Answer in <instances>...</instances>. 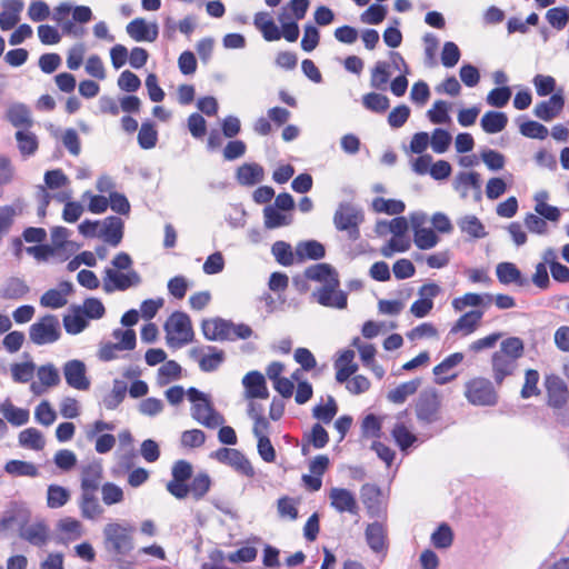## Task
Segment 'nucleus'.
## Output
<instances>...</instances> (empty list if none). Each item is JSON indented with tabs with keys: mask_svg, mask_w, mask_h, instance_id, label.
<instances>
[{
	"mask_svg": "<svg viewBox=\"0 0 569 569\" xmlns=\"http://www.w3.org/2000/svg\"><path fill=\"white\" fill-rule=\"evenodd\" d=\"M525 353V343L519 337H509L501 341L500 347L491 356V371L495 383L500 387L503 381L515 375L518 360Z\"/></svg>",
	"mask_w": 569,
	"mask_h": 569,
	"instance_id": "2",
	"label": "nucleus"
},
{
	"mask_svg": "<svg viewBox=\"0 0 569 569\" xmlns=\"http://www.w3.org/2000/svg\"><path fill=\"white\" fill-rule=\"evenodd\" d=\"M19 443L29 449L41 450L44 447L42 433L36 428H27L19 433Z\"/></svg>",
	"mask_w": 569,
	"mask_h": 569,
	"instance_id": "46",
	"label": "nucleus"
},
{
	"mask_svg": "<svg viewBox=\"0 0 569 569\" xmlns=\"http://www.w3.org/2000/svg\"><path fill=\"white\" fill-rule=\"evenodd\" d=\"M191 410L192 418L208 428H217L224 421L223 417L213 409L208 398L193 405Z\"/></svg>",
	"mask_w": 569,
	"mask_h": 569,
	"instance_id": "21",
	"label": "nucleus"
},
{
	"mask_svg": "<svg viewBox=\"0 0 569 569\" xmlns=\"http://www.w3.org/2000/svg\"><path fill=\"white\" fill-rule=\"evenodd\" d=\"M299 260H319L326 254L325 246L317 240L301 241L296 247Z\"/></svg>",
	"mask_w": 569,
	"mask_h": 569,
	"instance_id": "35",
	"label": "nucleus"
},
{
	"mask_svg": "<svg viewBox=\"0 0 569 569\" xmlns=\"http://www.w3.org/2000/svg\"><path fill=\"white\" fill-rule=\"evenodd\" d=\"M483 317V311L471 310L463 313L451 327L450 333L456 335L462 332L463 336L472 333Z\"/></svg>",
	"mask_w": 569,
	"mask_h": 569,
	"instance_id": "29",
	"label": "nucleus"
},
{
	"mask_svg": "<svg viewBox=\"0 0 569 569\" xmlns=\"http://www.w3.org/2000/svg\"><path fill=\"white\" fill-rule=\"evenodd\" d=\"M563 107V89L559 88L548 100L538 102L533 109V113L537 118L543 121H550L561 113Z\"/></svg>",
	"mask_w": 569,
	"mask_h": 569,
	"instance_id": "15",
	"label": "nucleus"
},
{
	"mask_svg": "<svg viewBox=\"0 0 569 569\" xmlns=\"http://www.w3.org/2000/svg\"><path fill=\"white\" fill-rule=\"evenodd\" d=\"M338 412V405L333 397L328 396L327 403L322 405L319 403L313 407L312 409V416L313 418L318 419L319 421L328 425L332 421L335 416Z\"/></svg>",
	"mask_w": 569,
	"mask_h": 569,
	"instance_id": "45",
	"label": "nucleus"
},
{
	"mask_svg": "<svg viewBox=\"0 0 569 569\" xmlns=\"http://www.w3.org/2000/svg\"><path fill=\"white\" fill-rule=\"evenodd\" d=\"M333 367L337 382L345 383L348 381L358 370V365L355 362V351L351 349L343 350L335 361Z\"/></svg>",
	"mask_w": 569,
	"mask_h": 569,
	"instance_id": "24",
	"label": "nucleus"
},
{
	"mask_svg": "<svg viewBox=\"0 0 569 569\" xmlns=\"http://www.w3.org/2000/svg\"><path fill=\"white\" fill-rule=\"evenodd\" d=\"M16 140L19 151L23 156H32L39 147L37 136L29 131V129L18 130L16 132Z\"/></svg>",
	"mask_w": 569,
	"mask_h": 569,
	"instance_id": "42",
	"label": "nucleus"
},
{
	"mask_svg": "<svg viewBox=\"0 0 569 569\" xmlns=\"http://www.w3.org/2000/svg\"><path fill=\"white\" fill-rule=\"evenodd\" d=\"M23 9L22 0H4L3 10L0 12V28L3 31L11 30L20 20Z\"/></svg>",
	"mask_w": 569,
	"mask_h": 569,
	"instance_id": "26",
	"label": "nucleus"
},
{
	"mask_svg": "<svg viewBox=\"0 0 569 569\" xmlns=\"http://www.w3.org/2000/svg\"><path fill=\"white\" fill-rule=\"evenodd\" d=\"M67 383L77 390H88L90 380L86 376V366L81 360H69L63 366Z\"/></svg>",
	"mask_w": 569,
	"mask_h": 569,
	"instance_id": "19",
	"label": "nucleus"
},
{
	"mask_svg": "<svg viewBox=\"0 0 569 569\" xmlns=\"http://www.w3.org/2000/svg\"><path fill=\"white\" fill-rule=\"evenodd\" d=\"M4 471L9 475L16 477H37L39 475V470L32 462L23 461V460H9L4 465Z\"/></svg>",
	"mask_w": 569,
	"mask_h": 569,
	"instance_id": "43",
	"label": "nucleus"
},
{
	"mask_svg": "<svg viewBox=\"0 0 569 569\" xmlns=\"http://www.w3.org/2000/svg\"><path fill=\"white\" fill-rule=\"evenodd\" d=\"M128 34L136 41L153 42L158 38L156 23H148L142 18H136L127 24Z\"/></svg>",
	"mask_w": 569,
	"mask_h": 569,
	"instance_id": "23",
	"label": "nucleus"
},
{
	"mask_svg": "<svg viewBox=\"0 0 569 569\" xmlns=\"http://www.w3.org/2000/svg\"><path fill=\"white\" fill-rule=\"evenodd\" d=\"M389 64L385 61H379L372 69L370 84L376 89H383L389 81Z\"/></svg>",
	"mask_w": 569,
	"mask_h": 569,
	"instance_id": "62",
	"label": "nucleus"
},
{
	"mask_svg": "<svg viewBox=\"0 0 569 569\" xmlns=\"http://www.w3.org/2000/svg\"><path fill=\"white\" fill-rule=\"evenodd\" d=\"M362 103L366 109L376 113H383L389 108L388 97L377 92H369L365 94L362 97Z\"/></svg>",
	"mask_w": 569,
	"mask_h": 569,
	"instance_id": "53",
	"label": "nucleus"
},
{
	"mask_svg": "<svg viewBox=\"0 0 569 569\" xmlns=\"http://www.w3.org/2000/svg\"><path fill=\"white\" fill-rule=\"evenodd\" d=\"M545 260L550 264V272L552 278L559 282L569 281V268L558 261H556L555 253L549 250L545 254Z\"/></svg>",
	"mask_w": 569,
	"mask_h": 569,
	"instance_id": "58",
	"label": "nucleus"
},
{
	"mask_svg": "<svg viewBox=\"0 0 569 569\" xmlns=\"http://www.w3.org/2000/svg\"><path fill=\"white\" fill-rule=\"evenodd\" d=\"M140 283V277L136 271L128 273L118 272L113 269L106 270V277L103 279V288L107 292L114 290L124 291L132 286Z\"/></svg>",
	"mask_w": 569,
	"mask_h": 569,
	"instance_id": "18",
	"label": "nucleus"
},
{
	"mask_svg": "<svg viewBox=\"0 0 569 569\" xmlns=\"http://www.w3.org/2000/svg\"><path fill=\"white\" fill-rule=\"evenodd\" d=\"M123 229L124 223L121 218L109 216L101 223L100 238L108 244L117 247L123 238Z\"/></svg>",
	"mask_w": 569,
	"mask_h": 569,
	"instance_id": "22",
	"label": "nucleus"
},
{
	"mask_svg": "<svg viewBox=\"0 0 569 569\" xmlns=\"http://www.w3.org/2000/svg\"><path fill=\"white\" fill-rule=\"evenodd\" d=\"M303 440L307 443L302 445V453L307 455L308 445H311L316 449H321L326 447L329 442V435L327 430L320 425L315 423L309 433L305 435Z\"/></svg>",
	"mask_w": 569,
	"mask_h": 569,
	"instance_id": "38",
	"label": "nucleus"
},
{
	"mask_svg": "<svg viewBox=\"0 0 569 569\" xmlns=\"http://www.w3.org/2000/svg\"><path fill=\"white\" fill-rule=\"evenodd\" d=\"M211 485V478L207 472H198L191 478L190 485H188L189 495H191L196 501H199L209 492Z\"/></svg>",
	"mask_w": 569,
	"mask_h": 569,
	"instance_id": "39",
	"label": "nucleus"
},
{
	"mask_svg": "<svg viewBox=\"0 0 569 569\" xmlns=\"http://www.w3.org/2000/svg\"><path fill=\"white\" fill-rule=\"evenodd\" d=\"M253 24L261 32L266 41H278L281 39V30L269 12H257L253 17Z\"/></svg>",
	"mask_w": 569,
	"mask_h": 569,
	"instance_id": "25",
	"label": "nucleus"
},
{
	"mask_svg": "<svg viewBox=\"0 0 569 569\" xmlns=\"http://www.w3.org/2000/svg\"><path fill=\"white\" fill-rule=\"evenodd\" d=\"M421 385V379L415 378L397 386L388 392V400L393 403H403L408 397L415 395Z\"/></svg>",
	"mask_w": 569,
	"mask_h": 569,
	"instance_id": "36",
	"label": "nucleus"
},
{
	"mask_svg": "<svg viewBox=\"0 0 569 569\" xmlns=\"http://www.w3.org/2000/svg\"><path fill=\"white\" fill-rule=\"evenodd\" d=\"M495 380L483 376H472L462 386V395L467 402L473 407H496L499 402V392Z\"/></svg>",
	"mask_w": 569,
	"mask_h": 569,
	"instance_id": "3",
	"label": "nucleus"
},
{
	"mask_svg": "<svg viewBox=\"0 0 569 569\" xmlns=\"http://www.w3.org/2000/svg\"><path fill=\"white\" fill-rule=\"evenodd\" d=\"M60 323L56 316L46 315L29 328V338L37 346L53 343L60 338Z\"/></svg>",
	"mask_w": 569,
	"mask_h": 569,
	"instance_id": "9",
	"label": "nucleus"
},
{
	"mask_svg": "<svg viewBox=\"0 0 569 569\" xmlns=\"http://www.w3.org/2000/svg\"><path fill=\"white\" fill-rule=\"evenodd\" d=\"M102 480V468L90 463L81 470V492H97Z\"/></svg>",
	"mask_w": 569,
	"mask_h": 569,
	"instance_id": "30",
	"label": "nucleus"
},
{
	"mask_svg": "<svg viewBox=\"0 0 569 569\" xmlns=\"http://www.w3.org/2000/svg\"><path fill=\"white\" fill-rule=\"evenodd\" d=\"M546 403L552 409H562L569 401V389L566 382L557 375L545 377Z\"/></svg>",
	"mask_w": 569,
	"mask_h": 569,
	"instance_id": "11",
	"label": "nucleus"
},
{
	"mask_svg": "<svg viewBox=\"0 0 569 569\" xmlns=\"http://www.w3.org/2000/svg\"><path fill=\"white\" fill-rule=\"evenodd\" d=\"M158 141V132L154 124L150 121L142 122L138 132V143L142 149H151L156 147Z\"/></svg>",
	"mask_w": 569,
	"mask_h": 569,
	"instance_id": "47",
	"label": "nucleus"
},
{
	"mask_svg": "<svg viewBox=\"0 0 569 569\" xmlns=\"http://www.w3.org/2000/svg\"><path fill=\"white\" fill-rule=\"evenodd\" d=\"M459 227L462 232L472 238H483L487 234L483 223L476 216H466L461 218Z\"/></svg>",
	"mask_w": 569,
	"mask_h": 569,
	"instance_id": "48",
	"label": "nucleus"
},
{
	"mask_svg": "<svg viewBox=\"0 0 569 569\" xmlns=\"http://www.w3.org/2000/svg\"><path fill=\"white\" fill-rule=\"evenodd\" d=\"M172 479L168 481L166 489L174 498L182 500L189 495L187 481L192 478V466L187 460H178L172 466Z\"/></svg>",
	"mask_w": 569,
	"mask_h": 569,
	"instance_id": "10",
	"label": "nucleus"
},
{
	"mask_svg": "<svg viewBox=\"0 0 569 569\" xmlns=\"http://www.w3.org/2000/svg\"><path fill=\"white\" fill-rule=\"evenodd\" d=\"M244 397L247 399H267L269 390L264 376L259 371H250L242 378Z\"/></svg>",
	"mask_w": 569,
	"mask_h": 569,
	"instance_id": "20",
	"label": "nucleus"
},
{
	"mask_svg": "<svg viewBox=\"0 0 569 569\" xmlns=\"http://www.w3.org/2000/svg\"><path fill=\"white\" fill-rule=\"evenodd\" d=\"M330 506L340 513L358 515L359 506L353 492L346 488H331L329 491Z\"/></svg>",
	"mask_w": 569,
	"mask_h": 569,
	"instance_id": "17",
	"label": "nucleus"
},
{
	"mask_svg": "<svg viewBox=\"0 0 569 569\" xmlns=\"http://www.w3.org/2000/svg\"><path fill=\"white\" fill-rule=\"evenodd\" d=\"M79 508L84 519L94 520L103 513L96 492H81Z\"/></svg>",
	"mask_w": 569,
	"mask_h": 569,
	"instance_id": "34",
	"label": "nucleus"
},
{
	"mask_svg": "<svg viewBox=\"0 0 569 569\" xmlns=\"http://www.w3.org/2000/svg\"><path fill=\"white\" fill-rule=\"evenodd\" d=\"M366 542L372 552L387 555L389 549L388 527L386 522L375 521L368 523L365 529Z\"/></svg>",
	"mask_w": 569,
	"mask_h": 569,
	"instance_id": "14",
	"label": "nucleus"
},
{
	"mask_svg": "<svg viewBox=\"0 0 569 569\" xmlns=\"http://www.w3.org/2000/svg\"><path fill=\"white\" fill-rule=\"evenodd\" d=\"M481 128L487 133H498L502 131L507 123L508 117L500 111H487L481 118Z\"/></svg>",
	"mask_w": 569,
	"mask_h": 569,
	"instance_id": "37",
	"label": "nucleus"
},
{
	"mask_svg": "<svg viewBox=\"0 0 569 569\" xmlns=\"http://www.w3.org/2000/svg\"><path fill=\"white\" fill-rule=\"evenodd\" d=\"M58 529L70 539H78L83 533L82 523L72 517L62 518L58 523Z\"/></svg>",
	"mask_w": 569,
	"mask_h": 569,
	"instance_id": "64",
	"label": "nucleus"
},
{
	"mask_svg": "<svg viewBox=\"0 0 569 569\" xmlns=\"http://www.w3.org/2000/svg\"><path fill=\"white\" fill-rule=\"evenodd\" d=\"M308 280L317 281L322 286L313 292L317 302L323 307L345 309L348 303L347 293L339 290L340 281L338 272L329 263H317L305 271Z\"/></svg>",
	"mask_w": 569,
	"mask_h": 569,
	"instance_id": "1",
	"label": "nucleus"
},
{
	"mask_svg": "<svg viewBox=\"0 0 569 569\" xmlns=\"http://www.w3.org/2000/svg\"><path fill=\"white\" fill-rule=\"evenodd\" d=\"M431 542L438 549L449 548L453 542V532L447 523H441L431 535Z\"/></svg>",
	"mask_w": 569,
	"mask_h": 569,
	"instance_id": "54",
	"label": "nucleus"
},
{
	"mask_svg": "<svg viewBox=\"0 0 569 569\" xmlns=\"http://www.w3.org/2000/svg\"><path fill=\"white\" fill-rule=\"evenodd\" d=\"M519 131L522 136L531 139L543 140L548 137V129L543 124L528 120L520 124Z\"/></svg>",
	"mask_w": 569,
	"mask_h": 569,
	"instance_id": "61",
	"label": "nucleus"
},
{
	"mask_svg": "<svg viewBox=\"0 0 569 569\" xmlns=\"http://www.w3.org/2000/svg\"><path fill=\"white\" fill-rule=\"evenodd\" d=\"M250 418L253 420L252 432L257 439L262 437H269L270 422L266 417L261 413V408L259 410L256 408L253 403L250 405L248 411Z\"/></svg>",
	"mask_w": 569,
	"mask_h": 569,
	"instance_id": "44",
	"label": "nucleus"
},
{
	"mask_svg": "<svg viewBox=\"0 0 569 569\" xmlns=\"http://www.w3.org/2000/svg\"><path fill=\"white\" fill-rule=\"evenodd\" d=\"M63 326L68 333L78 335L84 330L88 326V321L81 309L77 308L73 315H67L63 317Z\"/></svg>",
	"mask_w": 569,
	"mask_h": 569,
	"instance_id": "50",
	"label": "nucleus"
},
{
	"mask_svg": "<svg viewBox=\"0 0 569 569\" xmlns=\"http://www.w3.org/2000/svg\"><path fill=\"white\" fill-rule=\"evenodd\" d=\"M391 435L402 451L410 448L417 441V437L403 423H396Z\"/></svg>",
	"mask_w": 569,
	"mask_h": 569,
	"instance_id": "51",
	"label": "nucleus"
},
{
	"mask_svg": "<svg viewBox=\"0 0 569 569\" xmlns=\"http://www.w3.org/2000/svg\"><path fill=\"white\" fill-rule=\"evenodd\" d=\"M372 206L377 212H385L388 214H400L406 208L405 203L400 200L385 198H376Z\"/></svg>",
	"mask_w": 569,
	"mask_h": 569,
	"instance_id": "57",
	"label": "nucleus"
},
{
	"mask_svg": "<svg viewBox=\"0 0 569 569\" xmlns=\"http://www.w3.org/2000/svg\"><path fill=\"white\" fill-rule=\"evenodd\" d=\"M463 359L465 355L462 352H453L435 366L432 369L435 383L443 386L455 380L458 377V373L451 372V370L459 366Z\"/></svg>",
	"mask_w": 569,
	"mask_h": 569,
	"instance_id": "16",
	"label": "nucleus"
},
{
	"mask_svg": "<svg viewBox=\"0 0 569 569\" xmlns=\"http://www.w3.org/2000/svg\"><path fill=\"white\" fill-rule=\"evenodd\" d=\"M20 537L33 546L42 547L49 540V528L43 522H34L22 527Z\"/></svg>",
	"mask_w": 569,
	"mask_h": 569,
	"instance_id": "27",
	"label": "nucleus"
},
{
	"mask_svg": "<svg viewBox=\"0 0 569 569\" xmlns=\"http://www.w3.org/2000/svg\"><path fill=\"white\" fill-rule=\"evenodd\" d=\"M213 457L221 463L232 467L237 472L252 478L254 476V469L249 459L238 449L232 448H220Z\"/></svg>",
	"mask_w": 569,
	"mask_h": 569,
	"instance_id": "13",
	"label": "nucleus"
},
{
	"mask_svg": "<svg viewBox=\"0 0 569 569\" xmlns=\"http://www.w3.org/2000/svg\"><path fill=\"white\" fill-rule=\"evenodd\" d=\"M133 531L134 528L128 523H107L103 528L106 549L117 556L129 553L133 549Z\"/></svg>",
	"mask_w": 569,
	"mask_h": 569,
	"instance_id": "5",
	"label": "nucleus"
},
{
	"mask_svg": "<svg viewBox=\"0 0 569 569\" xmlns=\"http://www.w3.org/2000/svg\"><path fill=\"white\" fill-rule=\"evenodd\" d=\"M456 189L466 197L470 188L480 189V174L478 172H461L457 176Z\"/></svg>",
	"mask_w": 569,
	"mask_h": 569,
	"instance_id": "59",
	"label": "nucleus"
},
{
	"mask_svg": "<svg viewBox=\"0 0 569 569\" xmlns=\"http://www.w3.org/2000/svg\"><path fill=\"white\" fill-rule=\"evenodd\" d=\"M299 500L283 496L280 497L277 501L278 513L281 518H287L290 520H296L298 518V508Z\"/></svg>",
	"mask_w": 569,
	"mask_h": 569,
	"instance_id": "60",
	"label": "nucleus"
},
{
	"mask_svg": "<svg viewBox=\"0 0 569 569\" xmlns=\"http://www.w3.org/2000/svg\"><path fill=\"white\" fill-rule=\"evenodd\" d=\"M272 254L276 260L282 266H291L293 263L295 257L292 252V248L289 243L284 241H276L271 248Z\"/></svg>",
	"mask_w": 569,
	"mask_h": 569,
	"instance_id": "63",
	"label": "nucleus"
},
{
	"mask_svg": "<svg viewBox=\"0 0 569 569\" xmlns=\"http://www.w3.org/2000/svg\"><path fill=\"white\" fill-rule=\"evenodd\" d=\"M264 227L276 229L290 224L291 220L286 214L279 212L277 208L268 206L263 209Z\"/></svg>",
	"mask_w": 569,
	"mask_h": 569,
	"instance_id": "56",
	"label": "nucleus"
},
{
	"mask_svg": "<svg viewBox=\"0 0 569 569\" xmlns=\"http://www.w3.org/2000/svg\"><path fill=\"white\" fill-rule=\"evenodd\" d=\"M167 343L181 348L193 340V329L190 317L181 311L173 312L164 323Z\"/></svg>",
	"mask_w": 569,
	"mask_h": 569,
	"instance_id": "6",
	"label": "nucleus"
},
{
	"mask_svg": "<svg viewBox=\"0 0 569 569\" xmlns=\"http://www.w3.org/2000/svg\"><path fill=\"white\" fill-rule=\"evenodd\" d=\"M441 292L442 289L438 283H423L418 290L419 298L410 307V312L416 318H425L433 309V299Z\"/></svg>",
	"mask_w": 569,
	"mask_h": 569,
	"instance_id": "12",
	"label": "nucleus"
},
{
	"mask_svg": "<svg viewBox=\"0 0 569 569\" xmlns=\"http://www.w3.org/2000/svg\"><path fill=\"white\" fill-rule=\"evenodd\" d=\"M441 406V393L435 388H427L419 393L415 412L419 421L429 425L439 419Z\"/></svg>",
	"mask_w": 569,
	"mask_h": 569,
	"instance_id": "8",
	"label": "nucleus"
},
{
	"mask_svg": "<svg viewBox=\"0 0 569 569\" xmlns=\"http://www.w3.org/2000/svg\"><path fill=\"white\" fill-rule=\"evenodd\" d=\"M181 367L174 360H168L162 363L158 370V381L160 385H168L181 377Z\"/></svg>",
	"mask_w": 569,
	"mask_h": 569,
	"instance_id": "52",
	"label": "nucleus"
},
{
	"mask_svg": "<svg viewBox=\"0 0 569 569\" xmlns=\"http://www.w3.org/2000/svg\"><path fill=\"white\" fill-rule=\"evenodd\" d=\"M363 220L362 211L350 202H341L333 214L336 229L346 232L350 241L360 238V224Z\"/></svg>",
	"mask_w": 569,
	"mask_h": 569,
	"instance_id": "7",
	"label": "nucleus"
},
{
	"mask_svg": "<svg viewBox=\"0 0 569 569\" xmlns=\"http://www.w3.org/2000/svg\"><path fill=\"white\" fill-rule=\"evenodd\" d=\"M201 329L204 338L211 341H236L248 339L252 335V329L248 325H234L232 321L222 318L203 320Z\"/></svg>",
	"mask_w": 569,
	"mask_h": 569,
	"instance_id": "4",
	"label": "nucleus"
},
{
	"mask_svg": "<svg viewBox=\"0 0 569 569\" xmlns=\"http://www.w3.org/2000/svg\"><path fill=\"white\" fill-rule=\"evenodd\" d=\"M361 499L370 516L381 512V490L378 486L365 483L361 487Z\"/></svg>",
	"mask_w": 569,
	"mask_h": 569,
	"instance_id": "31",
	"label": "nucleus"
},
{
	"mask_svg": "<svg viewBox=\"0 0 569 569\" xmlns=\"http://www.w3.org/2000/svg\"><path fill=\"white\" fill-rule=\"evenodd\" d=\"M70 491L59 485H49L47 489V506L50 509L63 507L70 500Z\"/></svg>",
	"mask_w": 569,
	"mask_h": 569,
	"instance_id": "41",
	"label": "nucleus"
},
{
	"mask_svg": "<svg viewBox=\"0 0 569 569\" xmlns=\"http://www.w3.org/2000/svg\"><path fill=\"white\" fill-rule=\"evenodd\" d=\"M1 412L3 417L12 426H22L29 421V410L16 407L12 402L6 401L1 405Z\"/></svg>",
	"mask_w": 569,
	"mask_h": 569,
	"instance_id": "40",
	"label": "nucleus"
},
{
	"mask_svg": "<svg viewBox=\"0 0 569 569\" xmlns=\"http://www.w3.org/2000/svg\"><path fill=\"white\" fill-rule=\"evenodd\" d=\"M8 121L16 128L30 129L33 124L30 110L22 103L11 104L7 110Z\"/></svg>",
	"mask_w": 569,
	"mask_h": 569,
	"instance_id": "32",
	"label": "nucleus"
},
{
	"mask_svg": "<svg viewBox=\"0 0 569 569\" xmlns=\"http://www.w3.org/2000/svg\"><path fill=\"white\" fill-rule=\"evenodd\" d=\"M264 177V171L262 166L259 163H243L241 164L236 172L237 181L241 186H254L262 181Z\"/></svg>",
	"mask_w": 569,
	"mask_h": 569,
	"instance_id": "28",
	"label": "nucleus"
},
{
	"mask_svg": "<svg viewBox=\"0 0 569 569\" xmlns=\"http://www.w3.org/2000/svg\"><path fill=\"white\" fill-rule=\"evenodd\" d=\"M540 376L536 369H527L525 372V382L522 385L520 395L523 399H529L540 395L538 388Z\"/></svg>",
	"mask_w": 569,
	"mask_h": 569,
	"instance_id": "49",
	"label": "nucleus"
},
{
	"mask_svg": "<svg viewBox=\"0 0 569 569\" xmlns=\"http://www.w3.org/2000/svg\"><path fill=\"white\" fill-rule=\"evenodd\" d=\"M438 236L430 228H415V243L419 249L427 250L438 243Z\"/></svg>",
	"mask_w": 569,
	"mask_h": 569,
	"instance_id": "55",
	"label": "nucleus"
},
{
	"mask_svg": "<svg viewBox=\"0 0 569 569\" xmlns=\"http://www.w3.org/2000/svg\"><path fill=\"white\" fill-rule=\"evenodd\" d=\"M498 280L503 284L515 283L517 286L527 284V279H525L517 268V266L512 262H501L497 266L496 269Z\"/></svg>",
	"mask_w": 569,
	"mask_h": 569,
	"instance_id": "33",
	"label": "nucleus"
}]
</instances>
